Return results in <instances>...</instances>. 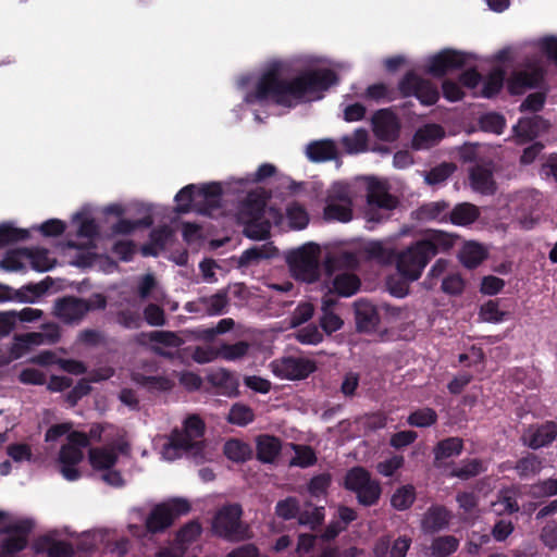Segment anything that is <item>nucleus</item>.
<instances>
[{
	"mask_svg": "<svg viewBox=\"0 0 557 557\" xmlns=\"http://www.w3.org/2000/svg\"><path fill=\"white\" fill-rule=\"evenodd\" d=\"M556 438L557 422L555 421L531 424L521 436L523 445L534 450L549 446Z\"/></svg>",
	"mask_w": 557,
	"mask_h": 557,
	"instance_id": "obj_14",
	"label": "nucleus"
},
{
	"mask_svg": "<svg viewBox=\"0 0 557 557\" xmlns=\"http://www.w3.org/2000/svg\"><path fill=\"white\" fill-rule=\"evenodd\" d=\"M530 495L533 498H549L557 495V479L547 478L539 480L530 487Z\"/></svg>",
	"mask_w": 557,
	"mask_h": 557,
	"instance_id": "obj_51",
	"label": "nucleus"
},
{
	"mask_svg": "<svg viewBox=\"0 0 557 557\" xmlns=\"http://www.w3.org/2000/svg\"><path fill=\"white\" fill-rule=\"evenodd\" d=\"M265 206V197L257 193H249L239 205L237 222L243 225L247 238L264 240L270 236L271 223L264 215Z\"/></svg>",
	"mask_w": 557,
	"mask_h": 557,
	"instance_id": "obj_3",
	"label": "nucleus"
},
{
	"mask_svg": "<svg viewBox=\"0 0 557 557\" xmlns=\"http://www.w3.org/2000/svg\"><path fill=\"white\" fill-rule=\"evenodd\" d=\"M367 202L373 208L393 210L398 201L392 196L385 184L375 177H369L367 184Z\"/></svg>",
	"mask_w": 557,
	"mask_h": 557,
	"instance_id": "obj_18",
	"label": "nucleus"
},
{
	"mask_svg": "<svg viewBox=\"0 0 557 557\" xmlns=\"http://www.w3.org/2000/svg\"><path fill=\"white\" fill-rule=\"evenodd\" d=\"M486 470V462L480 458L463 459L459 466L451 469L449 476L467 481L484 473Z\"/></svg>",
	"mask_w": 557,
	"mask_h": 557,
	"instance_id": "obj_27",
	"label": "nucleus"
},
{
	"mask_svg": "<svg viewBox=\"0 0 557 557\" xmlns=\"http://www.w3.org/2000/svg\"><path fill=\"white\" fill-rule=\"evenodd\" d=\"M136 382L150 392H168L174 386V382L164 375H144L136 377Z\"/></svg>",
	"mask_w": 557,
	"mask_h": 557,
	"instance_id": "obj_39",
	"label": "nucleus"
},
{
	"mask_svg": "<svg viewBox=\"0 0 557 557\" xmlns=\"http://www.w3.org/2000/svg\"><path fill=\"white\" fill-rule=\"evenodd\" d=\"M398 90L400 97H416L425 107L434 106L441 97L435 84L413 71L407 72L398 82Z\"/></svg>",
	"mask_w": 557,
	"mask_h": 557,
	"instance_id": "obj_9",
	"label": "nucleus"
},
{
	"mask_svg": "<svg viewBox=\"0 0 557 557\" xmlns=\"http://www.w3.org/2000/svg\"><path fill=\"white\" fill-rule=\"evenodd\" d=\"M480 315L486 322L499 323L507 319L508 312L499 309V300H488L480 310Z\"/></svg>",
	"mask_w": 557,
	"mask_h": 557,
	"instance_id": "obj_54",
	"label": "nucleus"
},
{
	"mask_svg": "<svg viewBox=\"0 0 557 557\" xmlns=\"http://www.w3.org/2000/svg\"><path fill=\"white\" fill-rule=\"evenodd\" d=\"M89 462L95 470H109L117 462V454L113 448L96 447L89 450Z\"/></svg>",
	"mask_w": 557,
	"mask_h": 557,
	"instance_id": "obj_30",
	"label": "nucleus"
},
{
	"mask_svg": "<svg viewBox=\"0 0 557 557\" xmlns=\"http://www.w3.org/2000/svg\"><path fill=\"white\" fill-rule=\"evenodd\" d=\"M34 522L24 519L4 527L1 532L7 536L0 541V557H18V554L28 545V537Z\"/></svg>",
	"mask_w": 557,
	"mask_h": 557,
	"instance_id": "obj_10",
	"label": "nucleus"
},
{
	"mask_svg": "<svg viewBox=\"0 0 557 557\" xmlns=\"http://www.w3.org/2000/svg\"><path fill=\"white\" fill-rule=\"evenodd\" d=\"M299 512V502L293 496L278 500L275 505V513L283 520H292L298 517Z\"/></svg>",
	"mask_w": 557,
	"mask_h": 557,
	"instance_id": "obj_53",
	"label": "nucleus"
},
{
	"mask_svg": "<svg viewBox=\"0 0 557 557\" xmlns=\"http://www.w3.org/2000/svg\"><path fill=\"white\" fill-rule=\"evenodd\" d=\"M21 257H24L21 248L8 251L3 259L0 261V268L5 271L24 270L25 265L22 262Z\"/></svg>",
	"mask_w": 557,
	"mask_h": 557,
	"instance_id": "obj_64",
	"label": "nucleus"
},
{
	"mask_svg": "<svg viewBox=\"0 0 557 557\" xmlns=\"http://www.w3.org/2000/svg\"><path fill=\"white\" fill-rule=\"evenodd\" d=\"M515 469L521 479H525L539 474L543 469V461L535 454L529 453L516 462Z\"/></svg>",
	"mask_w": 557,
	"mask_h": 557,
	"instance_id": "obj_35",
	"label": "nucleus"
},
{
	"mask_svg": "<svg viewBox=\"0 0 557 557\" xmlns=\"http://www.w3.org/2000/svg\"><path fill=\"white\" fill-rule=\"evenodd\" d=\"M223 453L227 459L237 463L246 462L252 457L250 445L237 438L228 440L224 444Z\"/></svg>",
	"mask_w": 557,
	"mask_h": 557,
	"instance_id": "obj_31",
	"label": "nucleus"
},
{
	"mask_svg": "<svg viewBox=\"0 0 557 557\" xmlns=\"http://www.w3.org/2000/svg\"><path fill=\"white\" fill-rule=\"evenodd\" d=\"M255 420L253 410L244 404H234L227 414V421L231 424L246 426Z\"/></svg>",
	"mask_w": 557,
	"mask_h": 557,
	"instance_id": "obj_46",
	"label": "nucleus"
},
{
	"mask_svg": "<svg viewBox=\"0 0 557 557\" xmlns=\"http://www.w3.org/2000/svg\"><path fill=\"white\" fill-rule=\"evenodd\" d=\"M84 458L82 449L74 447V445L64 444L59 451V462L61 465L77 466Z\"/></svg>",
	"mask_w": 557,
	"mask_h": 557,
	"instance_id": "obj_62",
	"label": "nucleus"
},
{
	"mask_svg": "<svg viewBox=\"0 0 557 557\" xmlns=\"http://www.w3.org/2000/svg\"><path fill=\"white\" fill-rule=\"evenodd\" d=\"M437 418L434 409L424 407L412 411L407 418V423L416 428H429L436 423Z\"/></svg>",
	"mask_w": 557,
	"mask_h": 557,
	"instance_id": "obj_47",
	"label": "nucleus"
},
{
	"mask_svg": "<svg viewBox=\"0 0 557 557\" xmlns=\"http://www.w3.org/2000/svg\"><path fill=\"white\" fill-rule=\"evenodd\" d=\"M371 127L376 139H399L401 121L392 108L379 109L371 116Z\"/></svg>",
	"mask_w": 557,
	"mask_h": 557,
	"instance_id": "obj_13",
	"label": "nucleus"
},
{
	"mask_svg": "<svg viewBox=\"0 0 557 557\" xmlns=\"http://www.w3.org/2000/svg\"><path fill=\"white\" fill-rule=\"evenodd\" d=\"M257 459L262 463H273L282 450V441L274 435L261 434L256 438Z\"/></svg>",
	"mask_w": 557,
	"mask_h": 557,
	"instance_id": "obj_23",
	"label": "nucleus"
},
{
	"mask_svg": "<svg viewBox=\"0 0 557 557\" xmlns=\"http://www.w3.org/2000/svg\"><path fill=\"white\" fill-rule=\"evenodd\" d=\"M459 540L454 535H441L433 539L430 545L432 557H448L457 552Z\"/></svg>",
	"mask_w": 557,
	"mask_h": 557,
	"instance_id": "obj_34",
	"label": "nucleus"
},
{
	"mask_svg": "<svg viewBox=\"0 0 557 557\" xmlns=\"http://www.w3.org/2000/svg\"><path fill=\"white\" fill-rule=\"evenodd\" d=\"M29 237V231L18 228L9 222L0 224V249L7 245L26 240Z\"/></svg>",
	"mask_w": 557,
	"mask_h": 557,
	"instance_id": "obj_38",
	"label": "nucleus"
},
{
	"mask_svg": "<svg viewBox=\"0 0 557 557\" xmlns=\"http://www.w3.org/2000/svg\"><path fill=\"white\" fill-rule=\"evenodd\" d=\"M456 170L454 163L443 162L426 172L424 180L429 185H437L445 182Z\"/></svg>",
	"mask_w": 557,
	"mask_h": 557,
	"instance_id": "obj_52",
	"label": "nucleus"
},
{
	"mask_svg": "<svg viewBox=\"0 0 557 557\" xmlns=\"http://www.w3.org/2000/svg\"><path fill=\"white\" fill-rule=\"evenodd\" d=\"M295 451V457L292 458L289 466L308 468L317 462V455L310 446L290 444Z\"/></svg>",
	"mask_w": 557,
	"mask_h": 557,
	"instance_id": "obj_45",
	"label": "nucleus"
},
{
	"mask_svg": "<svg viewBox=\"0 0 557 557\" xmlns=\"http://www.w3.org/2000/svg\"><path fill=\"white\" fill-rule=\"evenodd\" d=\"M505 76L506 73L503 69L497 67L492 70L483 84L482 97H495L503 88Z\"/></svg>",
	"mask_w": 557,
	"mask_h": 557,
	"instance_id": "obj_41",
	"label": "nucleus"
},
{
	"mask_svg": "<svg viewBox=\"0 0 557 557\" xmlns=\"http://www.w3.org/2000/svg\"><path fill=\"white\" fill-rule=\"evenodd\" d=\"M506 125V121L503 115L492 112L486 113L480 119V126L482 131L500 135Z\"/></svg>",
	"mask_w": 557,
	"mask_h": 557,
	"instance_id": "obj_56",
	"label": "nucleus"
},
{
	"mask_svg": "<svg viewBox=\"0 0 557 557\" xmlns=\"http://www.w3.org/2000/svg\"><path fill=\"white\" fill-rule=\"evenodd\" d=\"M223 189L216 182L205 184L197 189L196 196L199 198L195 203V211L202 215H211L213 210L221 207Z\"/></svg>",
	"mask_w": 557,
	"mask_h": 557,
	"instance_id": "obj_16",
	"label": "nucleus"
},
{
	"mask_svg": "<svg viewBox=\"0 0 557 557\" xmlns=\"http://www.w3.org/2000/svg\"><path fill=\"white\" fill-rule=\"evenodd\" d=\"M336 198L341 202L331 200L324 208V218L327 221L347 223L352 219L351 200L345 194H341Z\"/></svg>",
	"mask_w": 557,
	"mask_h": 557,
	"instance_id": "obj_25",
	"label": "nucleus"
},
{
	"mask_svg": "<svg viewBox=\"0 0 557 557\" xmlns=\"http://www.w3.org/2000/svg\"><path fill=\"white\" fill-rule=\"evenodd\" d=\"M457 235L440 231L429 230L424 236L396 256V269L407 281L419 280L429 262L438 253L449 252L454 248Z\"/></svg>",
	"mask_w": 557,
	"mask_h": 557,
	"instance_id": "obj_2",
	"label": "nucleus"
},
{
	"mask_svg": "<svg viewBox=\"0 0 557 557\" xmlns=\"http://www.w3.org/2000/svg\"><path fill=\"white\" fill-rule=\"evenodd\" d=\"M470 182L473 189L482 194H491L494 190L492 172L481 165L471 169Z\"/></svg>",
	"mask_w": 557,
	"mask_h": 557,
	"instance_id": "obj_33",
	"label": "nucleus"
},
{
	"mask_svg": "<svg viewBox=\"0 0 557 557\" xmlns=\"http://www.w3.org/2000/svg\"><path fill=\"white\" fill-rule=\"evenodd\" d=\"M544 81V71L539 67L515 73L508 81V90L512 95H521L527 89L539 87Z\"/></svg>",
	"mask_w": 557,
	"mask_h": 557,
	"instance_id": "obj_19",
	"label": "nucleus"
},
{
	"mask_svg": "<svg viewBox=\"0 0 557 557\" xmlns=\"http://www.w3.org/2000/svg\"><path fill=\"white\" fill-rule=\"evenodd\" d=\"M206 425L197 414L188 416L184 421V429H174L170 435V446L176 450H184L195 455L202 451L201 442L196 441L205 435Z\"/></svg>",
	"mask_w": 557,
	"mask_h": 557,
	"instance_id": "obj_8",
	"label": "nucleus"
},
{
	"mask_svg": "<svg viewBox=\"0 0 557 557\" xmlns=\"http://www.w3.org/2000/svg\"><path fill=\"white\" fill-rule=\"evenodd\" d=\"M306 153L312 162L330 161L337 157V147L335 141H310Z\"/></svg>",
	"mask_w": 557,
	"mask_h": 557,
	"instance_id": "obj_29",
	"label": "nucleus"
},
{
	"mask_svg": "<svg viewBox=\"0 0 557 557\" xmlns=\"http://www.w3.org/2000/svg\"><path fill=\"white\" fill-rule=\"evenodd\" d=\"M149 339L152 343L172 348L181 347L184 344V341L172 331H153L149 334Z\"/></svg>",
	"mask_w": 557,
	"mask_h": 557,
	"instance_id": "obj_57",
	"label": "nucleus"
},
{
	"mask_svg": "<svg viewBox=\"0 0 557 557\" xmlns=\"http://www.w3.org/2000/svg\"><path fill=\"white\" fill-rule=\"evenodd\" d=\"M314 313V307L310 302H300L290 314V326L297 327L309 321Z\"/></svg>",
	"mask_w": 557,
	"mask_h": 557,
	"instance_id": "obj_61",
	"label": "nucleus"
},
{
	"mask_svg": "<svg viewBox=\"0 0 557 557\" xmlns=\"http://www.w3.org/2000/svg\"><path fill=\"white\" fill-rule=\"evenodd\" d=\"M196 185L189 184L183 187L175 196L177 202L175 211L177 213H188L195 210L196 200H198L196 193Z\"/></svg>",
	"mask_w": 557,
	"mask_h": 557,
	"instance_id": "obj_43",
	"label": "nucleus"
},
{
	"mask_svg": "<svg viewBox=\"0 0 557 557\" xmlns=\"http://www.w3.org/2000/svg\"><path fill=\"white\" fill-rule=\"evenodd\" d=\"M324 521V507H314L313 510H305L298 515V523L308 525L311 530L318 529Z\"/></svg>",
	"mask_w": 557,
	"mask_h": 557,
	"instance_id": "obj_59",
	"label": "nucleus"
},
{
	"mask_svg": "<svg viewBox=\"0 0 557 557\" xmlns=\"http://www.w3.org/2000/svg\"><path fill=\"white\" fill-rule=\"evenodd\" d=\"M463 447V440L457 436H450L438 441L433 448L434 467H444L445 460L460 456Z\"/></svg>",
	"mask_w": 557,
	"mask_h": 557,
	"instance_id": "obj_22",
	"label": "nucleus"
},
{
	"mask_svg": "<svg viewBox=\"0 0 557 557\" xmlns=\"http://www.w3.org/2000/svg\"><path fill=\"white\" fill-rule=\"evenodd\" d=\"M227 306V292L225 289H221L211 296H202L195 301L188 302L186 309L189 312L207 315H221L226 312Z\"/></svg>",
	"mask_w": 557,
	"mask_h": 557,
	"instance_id": "obj_15",
	"label": "nucleus"
},
{
	"mask_svg": "<svg viewBox=\"0 0 557 557\" xmlns=\"http://www.w3.org/2000/svg\"><path fill=\"white\" fill-rule=\"evenodd\" d=\"M286 215L292 227L297 230L305 228L309 223V216L304 207L294 202L287 207Z\"/></svg>",
	"mask_w": 557,
	"mask_h": 557,
	"instance_id": "obj_55",
	"label": "nucleus"
},
{
	"mask_svg": "<svg viewBox=\"0 0 557 557\" xmlns=\"http://www.w3.org/2000/svg\"><path fill=\"white\" fill-rule=\"evenodd\" d=\"M191 509L190 503L181 497L170 498L154 505L146 517V530L150 535L164 533L182 516Z\"/></svg>",
	"mask_w": 557,
	"mask_h": 557,
	"instance_id": "obj_4",
	"label": "nucleus"
},
{
	"mask_svg": "<svg viewBox=\"0 0 557 557\" xmlns=\"http://www.w3.org/2000/svg\"><path fill=\"white\" fill-rule=\"evenodd\" d=\"M414 500L416 488L412 485H404L395 491L391 498V504L397 510H407Z\"/></svg>",
	"mask_w": 557,
	"mask_h": 557,
	"instance_id": "obj_48",
	"label": "nucleus"
},
{
	"mask_svg": "<svg viewBox=\"0 0 557 557\" xmlns=\"http://www.w3.org/2000/svg\"><path fill=\"white\" fill-rule=\"evenodd\" d=\"M39 543L47 545L48 557H74V547L70 542L52 540L49 536H42Z\"/></svg>",
	"mask_w": 557,
	"mask_h": 557,
	"instance_id": "obj_44",
	"label": "nucleus"
},
{
	"mask_svg": "<svg viewBox=\"0 0 557 557\" xmlns=\"http://www.w3.org/2000/svg\"><path fill=\"white\" fill-rule=\"evenodd\" d=\"M441 289L447 295L458 296L465 289V281L459 273L448 274L443 278Z\"/></svg>",
	"mask_w": 557,
	"mask_h": 557,
	"instance_id": "obj_60",
	"label": "nucleus"
},
{
	"mask_svg": "<svg viewBox=\"0 0 557 557\" xmlns=\"http://www.w3.org/2000/svg\"><path fill=\"white\" fill-rule=\"evenodd\" d=\"M344 485L354 492L359 504L370 507L375 505L382 494L377 480L371 478V473L363 467H354L347 471Z\"/></svg>",
	"mask_w": 557,
	"mask_h": 557,
	"instance_id": "obj_6",
	"label": "nucleus"
},
{
	"mask_svg": "<svg viewBox=\"0 0 557 557\" xmlns=\"http://www.w3.org/2000/svg\"><path fill=\"white\" fill-rule=\"evenodd\" d=\"M15 344L12 347V352L20 357L30 346H38L46 344L44 335L40 332H30L25 334H17L14 336Z\"/></svg>",
	"mask_w": 557,
	"mask_h": 557,
	"instance_id": "obj_42",
	"label": "nucleus"
},
{
	"mask_svg": "<svg viewBox=\"0 0 557 557\" xmlns=\"http://www.w3.org/2000/svg\"><path fill=\"white\" fill-rule=\"evenodd\" d=\"M337 74L330 69L305 70L292 78H285L277 65L267 69L255 88L245 96L248 104L273 103L284 108L322 98L323 91L337 84Z\"/></svg>",
	"mask_w": 557,
	"mask_h": 557,
	"instance_id": "obj_1",
	"label": "nucleus"
},
{
	"mask_svg": "<svg viewBox=\"0 0 557 557\" xmlns=\"http://www.w3.org/2000/svg\"><path fill=\"white\" fill-rule=\"evenodd\" d=\"M271 368L274 375L280 379L298 381L312 374L317 370V364L307 358L287 356L272 361Z\"/></svg>",
	"mask_w": 557,
	"mask_h": 557,
	"instance_id": "obj_12",
	"label": "nucleus"
},
{
	"mask_svg": "<svg viewBox=\"0 0 557 557\" xmlns=\"http://www.w3.org/2000/svg\"><path fill=\"white\" fill-rule=\"evenodd\" d=\"M278 255V249L272 243L253 246L243 251L239 257V265L248 267L261 260L272 259Z\"/></svg>",
	"mask_w": 557,
	"mask_h": 557,
	"instance_id": "obj_26",
	"label": "nucleus"
},
{
	"mask_svg": "<svg viewBox=\"0 0 557 557\" xmlns=\"http://www.w3.org/2000/svg\"><path fill=\"white\" fill-rule=\"evenodd\" d=\"M470 54L446 48L431 55L425 65V73L442 78L450 72L461 70L468 63Z\"/></svg>",
	"mask_w": 557,
	"mask_h": 557,
	"instance_id": "obj_11",
	"label": "nucleus"
},
{
	"mask_svg": "<svg viewBox=\"0 0 557 557\" xmlns=\"http://www.w3.org/2000/svg\"><path fill=\"white\" fill-rule=\"evenodd\" d=\"M89 312L86 299L76 297H63L54 305V314L66 323L82 320Z\"/></svg>",
	"mask_w": 557,
	"mask_h": 557,
	"instance_id": "obj_17",
	"label": "nucleus"
},
{
	"mask_svg": "<svg viewBox=\"0 0 557 557\" xmlns=\"http://www.w3.org/2000/svg\"><path fill=\"white\" fill-rule=\"evenodd\" d=\"M331 475L329 473H321L314 475L308 484V491L311 496L320 497L321 495H325L326 491L331 484Z\"/></svg>",
	"mask_w": 557,
	"mask_h": 557,
	"instance_id": "obj_63",
	"label": "nucleus"
},
{
	"mask_svg": "<svg viewBox=\"0 0 557 557\" xmlns=\"http://www.w3.org/2000/svg\"><path fill=\"white\" fill-rule=\"evenodd\" d=\"M451 512L443 505H432L424 512L421 529L426 534L438 533L448 528Z\"/></svg>",
	"mask_w": 557,
	"mask_h": 557,
	"instance_id": "obj_20",
	"label": "nucleus"
},
{
	"mask_svg": "<svg viewBox=\"0 0 557 557\" xmlns=\"http://www.w3.org/2000/svg\"><path fill=\"white\" fill-rule=\"evenodd\" d=\"M319 246L306 244L290 251L286 261L297 278L312 283L319 278Z\"/></svg>",
	"mask_w": 557,
	"mask_h": 557,
	"instance_id": "obj_7",
	"label": "nucleus"
},
{
	"mask_svg": "<svg viewBox=\"0 0 557 557\" xmlns=\"http://www.w3.org/2000/svg\"><path fill=\"white\" fill-rule=\"evenodd\" d=\"M480 216V210L470 202L456 205L448 214V220L454 225L467 226L475 222Z\"/></svg>",
	"mask_w": 557,
	"mask_h": 557,
	"instance_id": "obj_28",
	"label": "nucleus"
},
{
	"mask_svg": "<svg viewBox=\"0 0 557 557\" xmlns=\"http://www.w3.org/2000/svg\"><path fill=\"white\" fill-rule=\"evenodd\" d=\"M355 320L360 332L373 331L380 322L376 308L371 302L363 300L355 304Z\"/></svg>",
	"mask_w": 557,
	"mask_h": 557,
	"instance_id": "obj_24",
	"label": "nucleus"
},
{
	"mask_svg": "<svg viewBox=\"0 0 557 557\" xmlns=\"http://www.w3.org/2000/svg\"><path fill=\"white\" fill-rule=\"evenodd\" d=\"M202 528L197 520L185 523L176 533L175 541L184 548L195 542L201 534Z\"/></svg>",
	"mask_w": 557,
	"mask_h": 557,
	"instance_id": "obj_49",
	"label": "nucleus"
},
{
	"mask_svg": "<svg viewBox=\"0 0 557 557\" xmlns=\"http://www.w3.org/2000/svg\"><path fill=\"white\" fill-rule=\"evenodd\" d=\"M249 350V344L244 341H239L235 344H222L218 348L219 358L227 361H235L242 359L247 355Z\"/></svg>",
	"mask_w": 557,
	"mask_h": 557,
	"instance_id": "obj_50",
	"label": "nucleus"
},
{
	"mask_svg": "<svg viewBox=\"0 0 557 557\" xmlns=\"http://www.w3.org/2000/svg\"><path fill=\"white\" fill-rule=\"evenodd\" d=\"M243 508L239 504L222 506L212 520V532L228 542H239L250 537L249 528L242 521Z\"/></svg>",
	"mask_w": 557,
	"mask_h": 557,
	"instance_id": "obj_5",
	"label": "nucleus"
},
{
	"mask_svg": "<svg viewBox=\"0 0 557 557\" xmlns=\"http://www.w3.org/2000/svg\"><path fill=\"white\" fill-rule=\"evenodd\" d=\"M398 96H400L398 88L397 89L392 88L384 83L372 84L367 87L366 92H364V97L367 99L373 100L376 102H380L383 100L386 102H392V101L396 100L398 98Z\"/></svg>",
	"mask_w": 557,
	"mask_h": 557,
	"instance_id": "obj_36",
	"label": "nucleus"
},
{
	"mask_svg": "<svg viewBox=\"0 0 557 557\" xmlns=\"http://www.w3.org/2000/svg\"><path fill=\"white\" fill-rule=\"evenodd\" d=\"M360 280L351 273H342L336 275L332 282L334 293L342 297H350L358 292Z\"/></svg>",
	"mask_w": 557,
	"mask_h": 557,
	"instance_id": "obj_32",
	"label": "nucleus"
},
{
	"mask_svg": "<svg viewBox=\"0 0 557 557\" xmlns=\"http://www.w3.org/2000/svg\"><path fill=\"white\" fill-rule=\"evenodd\" d=\"M295 338L304 345H317L323 341V334L314 324H309L299 329L295 333Z\"/></svg>",
	"mask_w": 557,
	"mask_h": 557,
	"instance_id": "obj_58",
	"label": "nucleus"
},
{
	"mask_svg": "<svg viewBox=\"0 0 557 557\" xmlns=\"http://www.w3.org/2000/svg\"><path fill=\"white\" fill-rule=\"evenodd\" d=\"M23 251V256L28 258L32 264V268L38 272H46L52 268V263L49 259V252L47 249L38 248H21Z\"/></svg>",
	"mask_w": 557,
	"mask_h": 557,
	"instance_id": "obj_40",
	"label": "nucleus"
},
{
	"mask_svg": "<svg viewBox=\"0 0 557 557\" xmlns=\"http://www.w3.org/2000/svg\"><path fill=\"white\" fill-rule=\"evenodd\" d=\"M549 127L548 121L534 114L528 117L519 119L513 126L516 139H536L543 135Z\"/></svg>",
	"mask_w": 557,
	"mask_h": 557,
	"instance_id": "obj_21",
	"label": "nucleus"
},
{
	"mask_svg": "<svg viewBox=\"0 0 557 557\" xmlns=\"http://www.w3.org/2000/svg\"><path fill=\"white\" fill-rule=\"evenodd\" d=\"M485 258V250L475 243L467 244L460 253V262L468 269H475Z\"/></svg>",
	"mask_w": 557,
	"mask_h": 557,
	"instance_id": "obj_37",
	"label": "nucleus"
}]
</instances>
